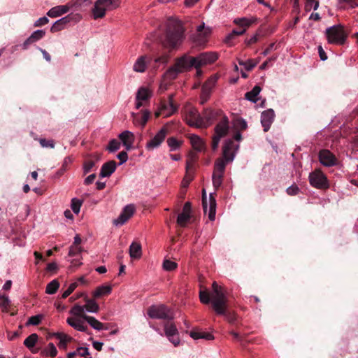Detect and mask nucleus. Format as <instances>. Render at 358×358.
Listing matches in <instances>:
<instances>
[{
	"instance_id": "f257e3e1",
	"label": "nucleus",
	"mask_w": 358,
	"mask_h": 358,
	"mask_svg": "<svg viewBox=\"0 0 358 358\" xmlns=\"http://www.w3.org/2000/svg\"><path fill=\"white\" fill-rule=\"evenodd\" d=\"M199 298L201 302L204 304L211 302L212 308L215 313L224 316L229 324H234L236 321L237 315L229 307L224 287L220 286L216 282H213L210 293L208 291H200Z\"/></svg>"
},
{
	"instance_id": "f03ea898",
	"label": "nucleus",
	"mask_w": 358,
	"mask_h": 358,
	"mask_svg": "<svg viewBox=\"0 0 358 358\" xmlns=\"http://www.w3.org/2000/svg\"><path fill=\"white\" fill-rule=\"evenodd\" d=\"M185 29L181 21L170 18L166 23V30L162 43L169 48H176L180 45L185 38Z\"/></svg>"
},
{
	"instance_id": "7ed1b4c3",
	"label": "nucleus",
	"mask_w": 358,
	"mask_h": 358,
	"mask_svg": "<svg viewBox=\"0 0 358 358\" xmlns=\"http://www.w3.org/2000/svg\"><path fill=\"white\" fill-rule=\"evenodd\" d=\"M218 58L217 53L213 52H206L200 54L198 57H194L187 56V61L189 65L190 69L195 67L199 73V69L208 64H211L215 62Z\"/></svg>"
},
{
	"instance_id": "20e7f679",
	"label": "nucleus",
	"mask_w": 358,
	"mask_h": 358,
	"mask_svg": "<svg viewBox=\"0 0 358 358\" xmlns=\"http://www.w3.org/2000/svg\"><path fill=\"white\" fill-rule=\"evenodd\" d=\"M189 69L190 67L187 61V55H184L176 59L175 64L164 73V77L166 80H173L178 77L179 73Z\"/></svg>"
},
{
	"instance_id": "39448f33",
	"label": "nucleus",
	"mask_w": 358,
	"mask_h": 358,
	"mask_svg": "<svg viewBox=\"0 0 358 358\" xmlns=\"http://www.w3.org/2000/svg\"><path fill=\"white\" fill-rule=\"evenodd\" d=\"M120 3V0H97L92 8L94 19L102 18L107 10L115 8Z\"/></svg>"
},
{
	"instance_id": "423d86ee",
	"label": "nucleus",
	"mask_w": 358,
	"mask_h": 358,
	"mask_svg": "<svg viewBox=\"0 0 358 358\" xmlns=\"http://www.w3.org/2000/svg\"><path fill=\"white\" fill-rule=\"evenodd\" d=\"M326 36L329 43L338 45L344 44L347 38L343 27L341 24L327 28Z\"/></svg>"
},
{
	"instance_id": "0eeeda50",
	"label": "nucleus",
	"mask_w": 358,
	"mask_h": 358,
	"mask_svg": "<svg viewBox=\"0 0 358 358\" xmlns=\"http://www.w3.org/2000/svg\"><path fill=\"white\" fill-rule=\"evenodd\" d=\"M229 119L227 116H223L215 127V134L212 141V149L217 150L220 141L222 138L226 136L229 130Z\"/></svg>"
},
{
	"instance_id": "6e6552de",
	"label": "nucleus",
	"mask_w": 358,
	"mask_h": 358,
	"mask_svg": "<svg viewBox=\"0 0 358 358\" xmlns=\"http://www.w3.org/2000/svg\"><path fill=\"white\" fill-rule=\"evenodd\" d=\"M226 166V162L222 158H218L215 162L212 180L215 190L218 189L222 184Z\"/></svg>"
},
{
	"instance_id": "1a4fd4ad",
	"label": "nucleus",
	"mask_w": 358,
	"mask_h": 358,
	"mask_svg": "<svg viewBox=\"0 0 358 358\" xmlns=\"http://www.w3.org/2000/svg\"><path fill=\"white\" fill-rule=\"evenodd\" d=\"M148 315L153 319L171 320L173 317L171 309L163 304L149 307Z\"/></svg>"
},
{
	"instance_id": "9d476101",
	"label": "nucleus",
	"mask_w": 358,
	"mask_h": 358,
	"mask_svg": "<svg viewBox=\"0 0 358 358\" xmlns=\"http://www.w3.org/2000/svg\"><path fill=\"white\" fill-rule=\"evenodd\" d=\"M173 96L174 95L171 94L169 96L168 100L161 101L159 110L155 113L156 117H159L161 115L169 117L177 111L178 107L173 102Z\"/></svg>"
},
{
	"instance_id": "9b49d317",
	"label": "nucleus",
	"mask_w": 358,
	"mask_h": 358,
	"mask_svg": "<svg viewBox=\"0 0 358 358\" xmlns=\"http://www.w3.org/2000/svg\"><path fill=\"white\" fill-rule=\"evenodd\" d=\"M309 182L313 187L317 189H326L329 187L326 176L319 169L310 173Z\"/></svg>"
},
{
	"instance_id": "f8f14e48",
	"label": "nucleus",
	"mask_w": 358,
	"mask_h": 358,
	"mask_svg": "<svg viewBox=\"0 0 358 358\" xmlns=\"http://www.w3.org/2000/svg\"><path fill=\"white\" fill-rule=\"evenodd\" d=\"M202 128H207L211 125L213 122L219 119H222L223 116H226L223 111L220 109L205 108L202 114Z\"/></svg>"
},
{
	"instance_id": "ddd939ff",
	"label": "nucleus",
	"mask_w": 358,
	"mask_h": 358,
	"mask_svg": "<svg viewBox=\"0 0 358 358\" xmlns=\"http://www.w3.org/2000/svg\"><path fill=\"white\" fill-rule=\"evenodd\" d=\"M254 21L247 18L236 19L234 22L240 27L238 29H234L226 38V43L230 44L231 41L236 36L243 35L247 27H248Z\"/></svg>"
},
{
	"instance_id": "4468645a",
	"label": "nucleus",
	"mask_w": 358,
	"mask_h": 358,
	"mask_svg": "<svg viewBox=\"0 0 358 358\" xmlns=\"http://www.w3.org/2000/svg\"><path fill=\"white\" fill-rule=\"evenodd\" d=\"M217 78L215 76H210L202 85L200 94V103L205 104L210 99L213 89L215 86Z\"/></svg>"
},
{
	"instance_id": "2eb2a0df",
	"label": "nucleus",
	"mask_w": 358,
	"mask_h": 358,
	"mask_svg": "<svg viewBox=\"0 0 358 358\" xmlns=\"http://www.w3.org/2000/svg\"><path fill=\"white\" fill-rule=\"evenodd\" d=\"M202 117L195 108L190 106L186 108L185 120L189 125L202 128Z\"/></svg>"
},
{
	"instance_id": "dca6fc26",
	"label": "nucleus",
	"mask_w": 358,
	"mask_h": 358,
	"mask_svg": "<svg viewBox=\"0 0 358 358\" xmlns=\"http://www.w3.org/2000/svg\"><path fill=\"white\" fill-rule=\"evenodd\" d=\"M168 134V125H164L146 144L148 150H153L159 147Z\"/></svg>"
},
{
	"instance_id": "f3484780",
	"label": "nucleus",
	"mask_w": 358,
	"mask_h": 358,
	"mask_svg": "<svg viewBox=\"0 0 358 358\" xmlns=\"http://www.w3.org/2000/svg\"><path fill=\"white\" fill-rule=\"evenodd\" d=\"M79 18L78 15L69 14L57 21H56L50 28V31L52 33L59 31L64 29L66 25L73 20L77 21Z\"/></svg>"
},
{
	"instance_id": "a211bd4d",
	"label": "nucleus",
	"mask_w": 358,
	"mask_h": 358,
	"mask_svg": "<svg viewBox=\"0 0 358 358\" xmlns=\"http://www.w3.org/2000/svg\"><path fill=\"white\" fill-rule=\"evenodd\" d=\"M238 147V145H235L233 139H228L225 141L222 148V159L224 160L226 164L229 162L233 161L234 158L233 150Z\"/></svg>"
},
{
	"instance_id": "6ab92c4d",
	"label": "nucleus",
	"mask_w": 358,
	"mask_h": 358,
	"mask_svg": "<svg viewBox=\"0 0 358 358\" xmlns=\"http://www.w3.org/2000/svg\"><path fill=\"white\" fill-rule=\"evenodd\" d=\"M319 160L325 166H332L337 163L336 156L329 150H322L320 151Z\"/></svg>"
},
{
	"instance_id": "aec40b11",
	"label": "nucleus",
	"mask_w": 358,
	"mask_h": 358,
	"mask_svg": "<svg viewBox=\"0 0 358 358\" xmlns=\"http://www.w3.org/2000/svg\"><path fill=\"white\" fill-rule=\"evenodd\" d=\"M275 117V113L273 109L264 110L261 115V123L264 127V131L266 132L269 130L271 124Z\"/></svg>"
},
{
	"instance_id": "412c9836",
	"label": "nucleus",
	"mask_w": 358,
	"mask_h": 358,
	"mask_svg": "<svg viewBox=\"0 0 358 358\" xmlns=\"http://www.w3.org/2000/svg\"><path fill=\"white\" fill-rule=\"evenodd\" d=\"M151 96V92L145 87H141L136 94V108L137 109L140 108L142 106H143V102L147 101Z\"/></svg>"
},
{
	"instance_id": "4be33fe9",
	"label": "nucleus",
	"mask_w": 358,
	"mask_h": 358,
	"mask_svg": "<svg viewBox=\"0 0 358 358\" xmlns=\"http://www.w3.org/2000/svg\"><path fill=\"white\" fill-rule=\"evenodd\" d=\"M116 167V162L114 160L104 163L100 170V177L105 178L110 176V175L115 171Z\"/></svg>"
},
{
	"instance_id": "5701e85b",
	"label": "nucleus",
	"mask_w": 358,
	"mask_h": 358,
	"mask_svg": "<svg viewBox=\"0 0 358 358\" xmlns=\"http://www.w3.org/2000/svg\"><path fill=\"white\" fill-rule=\"evenodd\" d=\"M66 322L78 331L86 332L87 330V326L84 324V320L82 318L70 317L67 318Z\"/></svg>"
},
{
	"instance_id": "b1692460",
	"label": "nucleus",
	"mask_w": 358,
	"mask_h": 358,
	"mask_svg": "<svg viewBox=\"0 0 358 358\" xmlns=\"http://www.w3.org/2000/svg\"><path fill=\"white\" fill-rule=\"evenodd\" d=\"M45 32L43 30H36L34 31L31 36L27 38L22 44L23 49L26 50L29 45L39 41L45 36Z\"/></svg>"
},
{
	"instance_id": "393cba45",
	"label": "nucleus",
	"mask_w": 358,
	"mask_h": 358,
	"mask_svg": "<svg viewBox=\"0 0 358 358\" xmlns=\"http://www.w3.org/2000/svg\"><path fill=\"white\" fill-rule=\"evenodd\" d=\"M141 115L138 114H134L133 113V122L135 124H140L142 128L145 127L146 124L149 117H150V112L148 110H142Z\"/></svg>"
},
{
	"instance_id": "a878e982",
	"label": "nucleus",
	"mask_w": 358,
	"mask_h": 358,
	"mask_svg": "<svg viewBox=\"0 0 358 358\" xmlns=\"http://www.w3.org/2000/svg\"><path fill=\"white\" fill-rule=\"evenodd\" d=\"M69 10L68 5L57 6L48 10L47 15L50 17H57L66 13Z\"/></svg>"
},
{
	"instance_id": "bb28decb",
	"label": "nucleus",
	"mask_w": 358,
	"mask_h": 358,
	"mask_svg": "<svg viewBox=\"0 0 358 358\" xmlns=\"http://www.w3.org/2000/svg\"><path fill=\"white\" fill-rule=\"evenodd\" d=\"M189 336L194 340L202 338L206 341H210L214 339V336L212 334L202 331L199 329H194L191 331Z\"/></svg>"
},
{
	"instance_id": "cd10ccee",
	"label": "nucleus",
	"mask_w": 358,
	"mask_h": 358,
	"mask_svg": "<svg viewBox=\"0 0 358 358\" xmlns=\"http://www.w3.org/2000/svg\"><path fill=\"white\" fill-rule=\"evenodd\" d=\"M148 58L145 55L141 56L134 64L133 69L136 72L143 73L145 71Z\"/></svg>"
},
{
	"instance_id": "c85d7f7f",
	"label": "nucleus",
	"mask_w": 358,
	"mask_h": 358,
	"mask_svg": "<svg viewBox=\"0 0 358 358\" xmlns=\"http://www.w3.org/2000/svg\"><path fill=\"white\" fill-rule=\"evenodd\" d=\"M129 255L132 259H139L142 255L141 245L137 242H133L129 246Z\"/></svg>"
},
{
	"instance_id": "c756f323",
	"label": "nucleus",
	"mask_w": 358,
	"mask_h": 358,
	"mask_svg": "<svg viewBox=\"0 0 358 358\" xmlns=\"http://www.w3.org/2000/svg\"><path fill=\"white\" fill-rule=\"evenodd\" d=\"M53 336L59 341L58 346L61 349H66L67 343L72 341V337L64 333H55Z\"/></svg>"
},
{
	"instance_id": "7c9ffc66",
	"label": "nucleus",
	"mask_w": 358,
	"mask_h": 358,
	"mask_svg": "<svg viewBox=\"0 0 358 358\" xmlns=\"http://www.w3.org/2000/svg\"><path fill=\"white\" fill-rule=\"evenodd\" d=\"M112 287L110 285H102L96 287L93 292L94 299H98L103 296L109 295L111 293Z\"/></svg>"
},
{
	"instance_id": "2f4dec72",
	"label": "nucleus",
	"mask_w": 358,
	"mask_h": 358,
	"mask_svg": "<svg viewBox=\"0 0 358 358\" xmlns=\"http://www.w3.org/2000/svg\"><path fill=\"white\" fill-rule=\"evenodd\" d=\"M84 301L86 304L84 306L87 311L91 313H97L99 310V305L95 302L94 299H90L87 296H85Z\"/></svg>"
},
{
	"instance_id": "473e14b6",
	"label": "nucleus",
	"mask_w": 358,
	"mask_h": 358,
	"mask_svg": "<svg viewBox=\"0 0 358 358\" xmlns=\"http://www.w3.org/2000/svg\"><path fill=\"white\" fill-rule=\"evenodd\" d=\"M216 200L214 194L210 193L209 196V213L208 218L210 220L213 221L215 218L216 213Z\"/></svg>"
},
{
	"instance_id": "72a5a7b5",
	"label": "nucleus",
	"mask_w": 358,
	"mask_h": 358,
	"mask_svg": "<svg viewBox=\"0 0 358 358\" xmlns=\"http://www.w3.org/2000/svg\"><path fill=\"white\" fill-rule=\"evenodd\" d=\"M261 90L262 89L259 86L255 85L251 91L245 93V98L252 102L256 103L257 101V96Z\"/></svg>"
},
{
	"instance_id": "f704fd0d",
	"label": "nucleus",
	"mask_w": 358,
	"mask_h": 358,
	"mask_svg": "<svg viewBox=\"0 0 358 358\" xmlns=\"http://www.w3.org/2000/svg\"><path fill=\"white\" fill-rule=\"evenodd\" d=\"M70 313L73 315L75 317L82 318L85 320V316H87L85 313L84 306H81L78 304L75 305L70 310Z\"/></svg>"
},
{
	"instance_id": "c9c22d12",
	"label": "nucleus",
	"mask_w": 358,
	"mask_h": 358,
	"mask_svg": "<svg viewBox=\"0 0 358 358\" xmlns=\"http://www.w3.org/2000/svg\"><path fill=\"white\" fill-rule=\"evenodd\" d=\"M198 159L196 153L191 152H189L187 161H186V171L188 173L190 171L194 170V164Z\"/></svg>"
},
{
	"instance_id": "e433bc0d",
	"label": "nucleus",
	"mask_w": 358,
	"mask_h": 358,
	"mask_svg": "<svg viewBox=\"0 0 358 358\" xmlns=\"http://www.w3.org/2000/svg\"><path fill=\"white\" fill-rule=\"evenodd\" d=\"M191 143L192 148L196 151L201 152L203 150L204 143L198 136H192L191 137Z\"/></svg>"
},
{
	"instance_id": "4c0bfd02",
	"label": "nucleus",
	"mask_w": 358,
	"mask_h": 358,
	"mask_svg": "<svg viewBox=\"0 0 358 358\" xmlns=\"http://www.w3.org/2000/svg\"><path fill=\"white\" fill-rule=\"evenodd\" d=\"M165 334L167 337L178 336V331L173 323L166 322L164 324Z\"/></svg>"
},
{
	"instance_id": "58836bf2",
	"label": "nucleus",
	"mask_w": 358,
	"mask_h": 358,
	"mask_svg": "<svg viewBox=\"0 0 358 358\" xmlns=\"http://www.w3.org/2000/svg\"><path fill=\"white\" fill-rule=\"evenodd\" d=\"M89 324L96 330H101L103 329V324L97 320L95 317L92 316H85V320Z\"/></svg>"
},
{
	"instance_id": "ea45409f",
	"label": "nucleus",
	"mask_w": 358,
	"mask_h": 358,
	"mask_svg": "<svg viewBox=\"0 0 358 358\" xmlns=\"http://www.w3.org/2000/svg\"><path fill=\"white\" fill-rule=\"evenodd\" d=\"M99 160V157H96L95 159H87L83 163V173L86 175L92 171L95 166L96 162Z\"/></svg>"
},
{
	"instance_id": "a19ab883",
	"label": "nucleus",
	"mask_w": 358,
	"mask_h": 358,
	"mask_svg": "<svg viewBox=\"0 0 358 358\" xmlns=\"http://www.w3.org/2000/svg\"><path fill=\"white\" fill-rule=\"evenodd\" d=\"M238 62L241 66H243L245 69L248 71H252L259 62V60L255 61L254 59H248L245 62L238 59Z\"/></svg>"
},
{
	"instance_id": "79ce46f5",
	"label": "nucleus",
	"mask_w": 358,
	"mask_h": 358,
	"mask_svg": "<svg viewBox=\"0 0 358 358\" xmlns=\"http://www.w3.org/2000/svg\"><path fill=\"white\" fill-rule=\"evenodd\" d=\"M59 287V282L57 279H55L47 285L45 292L48 294H53L57 292Z\"/></svg>"
},
{
	"instance_id": "37998d69",
	"label": "nucleus",
	"mask_w": 358,
	"mask_h": 358,
	"mask_svg": "<svg viewBox=\"0 0 358 358\" xmlns=\"http://www.w3.org/2000/svg\"><path fill=\"white\" fill-rule=\"evenodd\" d=\"M42 353L46 356L55 357L57 354V350L52 343H50L48 346L42 351Z\"/></svg>"
},
{
	"instance_id": "c03bdc74",
	"label": "nucleus",
	"mask_w": 358,
	"mask_h": 358,
	"mask_svg": "<svg viewBox=\"0 0 358 358\" xmlns=\"http://www.w3.org/2000/svg\"><path fill=\"white\" fill-rule=\"evenodd\" d=\"M119 138L123 144L129 141H134V135L129 131H124L119 135Z\"/></svg>"
},
{
	"instance_id": "a18cd8bd",
	"label": "nucleus",
	"mask_w": 358,
	"mask_h": 358,
	"mask_svg": "<svg viewBox=\"0 0 358 358\" xmlns=\"http://www.w3.org/2000/svg\"><path fill=\"white\" fill-rule=\"evenodd\" d=\"M38 340V335L36 334H32L29 335L24 341V345L28 348H33Z\"/></svg>"
},
{
	"instance_id": "49530a36",
	"label": "nucleus",
	"mask_w": 358,
	"mask_h": 358,
	"mask_svg": "<svg viewBox=\"0 0 358 358\" xmlns=\"http://www.w3.org/2000/svg\"><path fill=\"white\" fill-rule=\"evenodd\" d=\"M191 215H187L185 213H181L178 215L177 218V223L182 227H185L186 226L187 222L190 220Z\"/></svg>"
},
{
	"instance_id": "de8ad7c7",
	"label": "nucleus",
	"mask_w": 358,
	"mask_h": 358,
	"mask_svg": "<svg viewBox=\"0 0 358 358\" xmlns=\"http://www.w3.org/2000/svg\"><path fill=\"white\" fill-rule=\"evenodd\" d=\"M167 144H168L169 147L170 148V150L171 151H173V150H176L180 148V146L181 145V142L179 141L175 137H170L167 139Z\"/></svg>"
},
{
	"instance_id": "09e8293b",
	"label": "nucleus",
	"mask_w": 358,
	"mask_h": 358,
	"mask_svg": "<svg viewBox=\"0 0 358 358\" xmlns=\"http://www.w3.org/2000/svg\"><path fill=\"white\" fill-rule=\"evenodd\" d=\"M83 204V201L76 198L71 199V207L74 213L78 214L80 210V207Z\"/></svg>"
},
{
	"instance_id": "8fccbe9b",
	"label": "nucleus",
	"mask_w": 358,
	"mask_h": 358,
	"mask_svg": "<svg viewBox=\"0 0 358 358\" xmlns=\"http://www.w3.org/2000/svg\"><path fill=\"white\" fill-rule=\"evenodd\" d=\"M120 148V143L117 139H112L110 141L107 150L109 152H113L118 150Z\"/></svg>"
},
{
	"instance_id": "3c124183",
	"label": "nucleus",
	"mask_w": 358,
	"mask_h": 358,
	"mask_svg": "<svg viewBox=\"0 0 358 358\" xmlns=\"http://www.w3.org/2000/svg\"><path fill=\"white\" fill-rule=\"evenodd\" d=\"M43 318V315H36L34 316H31L29 318V320L27 322V325H34V326L38 325L41 323Z\"/></svg>"
},
{
	"instance_id": "603ef678",
	"label": "nucleus",
	"mask_w": 358,
	"mask_h": 358,
	"mask_svg": "<svg viewBox=\"0 0 358 358\" xmlns=\"http://www.w3.org/2000/svg\"><path fill=\"white\" fill-rule=\"evenodd\" d=\"M178 267L177 263L172 262L169 259H165L163 262V268L164 270L171 271Z\"/></svg>"
},
{
	"instance_id": "864d4df0",
	"label": "nucleus",
	"mask_w": 358,
	"mask_h": 358,
	"mask_svg": "<svg viewBox=\"0 0 358 358\" xmlns=\"http://www.w3.org/2000/svg\"><path fill=\"white\" fill-rule=\"evenodd\" d=\"M135 212V206L133 204L127 205L122 210V213H124L129 219Z\"/></svg>"
},
{
	"instance_id": "5fc2aeb1",
	"label": "nucleus",
	"mask_w": 358,
	"mask_h": 358,
	"mask_svg": "<svg viewBox=\"0 0 358 358\" xmlns=\"http://www.w3.org/2000/svg\"><path fill=\"white\" fill-rule=\"evenodd\" d=\"M39 143L43 148H55V141L52 139L41 138L39 139Z\"/></svg>"
},
{
	"instance_id": "6e6d98bb",
	"label": "nucleus",
	"mask_w": 358,
	"mask_h": 358,
	"mask_svg": "<svg viewBox=\"0 0 358 358\" xmlns=\"http://www.w3.org/2000/svg\"><path fill=\"white\" fill-rule=\"evenodd\" d=\"M78 287V282H75L73 283H71L68 289L63 292L62 294V299H66Z\"/></svg>"
},
{
	"instance_id": "4d7b16f0",
	"label": "nucleus",
	"mask_w": 358,
	"mask_h": 358,
	"mask_svg": "<svg viewBox=\"0 0 358 358\" xmlns=\"http://www.w3.org/2000/svg\"><path fill=\"white\" fill-rule=\"evenodd\" d=\"M129 220L128 217H127L124 213L121 212L120 215L117 217V218L113 220V224L116 226L124 224Z\"/></svg>"
},
{
	"instance_id": "13d9d810",
	"label": "nucleus",
	"mask_w": 358,
	"mask_h": 358,
	"mask_svg": "<svg viewBox=\"0 0 358 358\" xmlns=\"http://www.w3.org/2000/svg\"><path fill=\"white\" fill-rule=\"evenodd\" d=\"M193 180V176L192 174V171H189L188 173L186 171V174L182 180V185L183 187H187L190 182Z\"/></svg>"
},
{
	"instance_id": "bf43d9fd",
	"label": "nucleus",
	"mask_w": 358,
	"mask_h": 358,
	"mask_svg": "<svg viewBox=\"0 0 358 358\" xmlns=\"http://www.w3.org/2000/svg\"><path fill=\"white\" fill-rule=\"evenodd\" d=\"M77 354L79 356L83 357L85 358H92L87 348L80 347L77 348Z\"/></svg>"
},
{
	"instance_id": "052dcab7",
	"label": "nucleus",
	"mask_w": 358,
	"mask_h": 358,
	"mask_svg": "<svg viewBox=\"0 0 358 358\" xmlns=\"http://www.w3.org/2000/svg\"><path fill=\"white\" fill-rule=\"evenodd\" d=\"M235 126L236 128L241 130H245L248 127L247 122H245V120L242 118H238L237 120H236Z\"/></svg>"
},
{
	"instance_id": "680f3d73",
	"label": "nucleus",
	"mask_w": 358,
	"mask_h": 358,
	"mask_svg": "<svg viewBox=\"0 0 358 358\" xmlns=\"http://www.w3.org/2000/svg\"><path fill=\"white\" fill-rule=\"evenodd\" d=\"M83 249L80 246L71 245L69 248V255L71 257L80 254Z\"/></svg>"
},
{
	"instance_id": "e2e57ef3",
	"label": "nucleus",
	"mask_w": 358,
	"mask_h": 358,
	"mask_svg": "<svg viewBox=\"0 0 358 358\" xmlns=\"http://www.w3.org/2000/svg\"><path fill=\"white\" fill-rule=\"evenodd\" d=\"M0 306L7 308L10 306V301L8 296L5 295H0Z\"/></svg>"
},
{
	"instance_id": "0e129e2a",
	"label": "nucleus",
	"mask_w": 358,
	"mask_h": 358,
	"mask_svg": "<svg viewBox=\"0 0 358 358\" xmlns=\"http://www.w3.org/2000/svg\"><path fill=\"white\" fill-rule=\"evenodd\" d=\"M70 162H71V159L69 157H67L64 159L61 169L57 172V174L59 176H62L66 171V167Z\"/></svg>"
},
{
	"instance_id": "69168bd1",
	"label": "nucleus",
	"mask_w": 358,
	"mask_h": 358,
	"mask_svg": "<svg viewBox=\"0 0 358 358\" xmlns=\"http://www.w3.org/2000/svg\"><path fill=\"white\" fill-rule=\"evenodd\" d=\"M299 192V188L296 185H292L287 189V193L290 196L296 195Z\"/></svg>"
},
{
	"instance_id": "338daca9",
	"label": "nucleus",
	"mask_w": 358,
	"mask_h": 358,
	"mask_svg": "<svg viewBox=\"0 0 358 358\" xmlns=\"http://www.w3.org/2000/svg\"><path fill=\"white\" fill-rule=\"evenodd\" d=\"M117 158L120 159V164H122L128 159V155L126 151H122L117 155Z\"/></svg>"
},
{
	"instance_id": "774afa93",
	"label": "nucleus",
	"mask_w": 358,
	"mask_h": 358,
	"mask_svg": "<svg viewBox=\"0 0 358 358\" xmlns=\"http://www.w3.org/2000/svg\"><path fill=\"white\" fill-rule=\"evenodd\" d=\"M48 22H49V20L48 17H42L35 22L34 27H42L45 24H48Z\"/></svg>"
}]
</instances>
